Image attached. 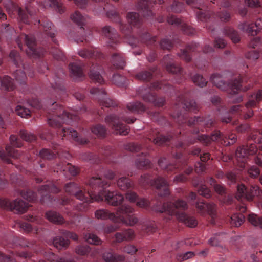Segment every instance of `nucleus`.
Segmentation results:
<instances>
[{"instance_id":"nucleus-8","label":"nucleus","mask_w":262,"mask_h":262,"mask_svg":"<svg viewBox=\"0 0 262 262\" xmlns=\"http://www.w3.org/2000/svg\"><path fill=\"white\" fill-rule=\"evenodd\" d=\"M87 184V190L79 186L75 182H70L64 186L65 191L70 195H74L77 199L83 201L76 207V209L79 211H84L86 210L88 203L92 202L94 199V190L90 187L89 183Z\"/></svg>"},{"instance_id":"nucleus-54","label":"nucleus","mask_w":262,"mask_h":262,"mask_svg":"<svg viewBox=\"0 0 262 262\" xmlns=\"http://www.w3.org/2000/svg\"><path fill=\"white\" fill-rule=\"evenodd\" d=\"M71 19L78 26L82 28L84 26L85 23V18L79 12L75 11L71 15Z\"/></svg>"},{"instance_id":"nucleus-17","label":"nucleus","mask_w":262,"mask_h":262,"mask_svg":"<svg viewBox=\"0 0 262 262\" xmlns=\"http://www.w3.org/2000/svg\"><path fill=\"white\" fill-rule=\"evenodd\" d=\"M16 43L21 50H23V44L27 47V54L30 57H40L43 55L44 50L36 47V41L34 36L21 34L16 39Z\"/></svg>"},{"instance_id":"nucleus-5","label":"nucleus","mask_w":262,"mask_h":262,"mask_svg":"<svg viewBox=\"0 0 262 262\" xmlns=\"http://www.w3.org/2000/svg\"><path fill=\"white\" fill-rule=\"evenodd\" d=\"M134 212V209L132 207L124 204L117 208L116 214L110 213L106 209H101L95 212V216L97 219H110L115 223L133 226L138 222V219L133 214Z\"/></svg>"},{"instance_id":"nucleus-10","label":"nucleus","mask_w":262,"mask_h":262,"mask_svg":"<svg viewBox=\"0 0 262 262\" xmlns=\"http://www.w3.org/2000/svg\"><path fill=\"white\" fill-rule=\"evenodd\" d=\"M78 55L82 58L91 60L90 61V71L89 75L90 78L94 82H97L100 84L104 83V80L101 72L102 71L101 67L98 64L97 62L95 63L93 61L99 59L102 56V54L97 50L83 49L78 52Z\"/></svg>"},{"instance_id":"nucleus-37","label":"nucleus","mask_w":262,"mask_h":262,"mask_svg":"<svg viewBox=\"0 0 262 262\" xmlns=\"http://www.w3.org/2000/svg\"><path fill=\"white\" fill-rule=\"evenodd\" d=\"M71 76L75 80H81L84 77L81 63H71L69 64Z\"/></svg>"},{"instance_id":"nucleus-7","label":"nucleus","mask_w":262,"mask_h":262,"mask_svg":"<svg viewBox=\"0 0 262 262\" xmlns=\"http://www.w3.org/2000/svg\"><path fill=\"white\" fill-rule=\"evenodd\" d=\"M210 81L217 88L222 91H227L229 94V97L233 98L232 100L233 103H239L243 101V96H238L234 98L235 95L239 91H247L250 88L249 84L248 86L243 88L242 83L244 81V79L238 76L237 78L231 80L229 82H225L222 79L221 76L219 74H213L210 77Z\"/></svg>"},{"instance_id":"nucleus-49","label":"nucleus","mask_w":262,"mask_h":262,"mask_svg":"<svg viewBox=\"0 0 262 262\" xmlns=\"http://www.w3.org/2000/svg\"><path fill=\"white\" fill-rule=\"evenodd\" d=\"M128 23L136 27H139L141 24L142 19L138 13L134 12H129L127 15Z\"/></svg>"},{"instance_id":"nucleus-22","label":"nucleus","mask_w":262,"mask_h":262,"mask_svg":"<svg viewBox=\"0 0 262 262\" xmlns=\"http://www.w3.org/2000/svg\"><path fill=\"white\" fill-rule=\"evenodd\" d=\"M258 147L254 144L243 145L238 147L235 152L237 160L244 163L249 155H253L257 152Z\"/></svg>"},{"instance_id":"nucleus-41","label":"nucleus","mask_w":262,"mask_h":262,"mask_svg":"<svg viewBox=\"0 0 262 262\" xmlns=\"http://www.w3.org/2000/svg\"><path fill=\"white\" fill-rule=\"evenodd\" d=\"M46 218L51 222L56 224H62L64 223V219L59 213L55 211H48L46 213Z\"/></svg>"},{"instance_id":"nucleus-46","label":"nucleus","mask_w":262,"mask_h":262,"mask_svg":"<svg viewBox=\"0 0 262 262\" xmlns=\"http://www.w3.org/2000/svg\"><path fill=\"white\" fill-rule=\"evenodd\" d=\"M24 101L25 100L23 99H22L21 101H18V103H19V104L16 106L15 108V112L18 115L21 116V117L28 118V117L30 116L31 111L29 108H26L25 106L23 105Z\"/></svg>"},{"instance_id":"nucleus-28","label":"nucleus","mask_w":262,"mask_h":262,"mask_svg":"<svg viewBox=\"0 0 262 262\" xmlns=\"http://www.w3.org/2000/svg\"><path fill=\"white\" fill-rule=\"evenodd\" d=\"M167 21L169 24L173 25L180 29L185 34L193 35L195 33L194 28L184 23L182 20L173 15H169L167 17Z\"/></svg>"},{"instance_id":"nucleus-27","label":"nucleus","mask_w":262,"mask_h":262,"mask_svg":"<svg viewBox=\"0 0 262 262\" xmlns=\"http://www.w3.org/2000/svg\"><path fill=\"white\" fill-rule=\"evenodd\" d=\"M156 2L161 4L163 0H138L137 7L144 17H151L153 15L151 8Z\"/></svg>"},{"instance_id":"nucleus-19","label":"nucleus","mask_w":262,"mask_h":262,"mask_svg":"<svg viewBox=\"0 0 262 262\" xmlns=\"http://www.w3.org/2000/svg\"><path fill=\"white\" fill-rule=\"evenodd\" d=\"M0 207L15 213H23L27 210L29 206L27 203L21 200L17 199L11 202L7 199H1Z\"/></svg>"},{"instance_id":"nucleus-42","label":"nucleus","mask_w":262,"mask_h":262,"mask_svg":"<svg viewBox=\"0 0 262 262\" xmlns=\"http://www.w3.org/2000/svg\"><path fill=\"white\" fill-rule=\"evenodd\" d=\"M158 164L160 167L164 169L168 173L171 172L176 173L179 169V166L175 164H167V160L165 158H160L158 160Z\"/></svg>"},{"instance_id":"nucleus-9","label":"nucleus","mask_w":262,"mask_h":262,"mask_svg":"<svg viewBox=\"0 0 262 262\" xmlns=\"http://www.w3.org/2000/svg\"><path fill=\"white\" fill-rule=\"evenodd\" d=\"M173 138V135H168L165 136L160 134L159 131L154 130L151 131L148 135V137L143 140L142 145L135 143H129L125 145V148L127 150L135 152H137L144 148L149 150L152 142L156 145H161L166 144Z\"/></svg>"},{"instance_id":"nucleus-39","label":"nucleus","mask_w":262,"mask_h":262,"mask_svg":"<svg viewBox=\"0 0 262 262\" xmlns=\"http://www.w3.org/2000/svg\"><path fill=\"white\" fill-rule=\"evenodd\" d=\"M35 10H31L30 5H27L24 10L19 8L18 10V14L19 20L25 24H29V17H32L35 13Z\"/></svg>"},{"instance_id":"nucleus-52","label":"nucleus","mask_w":262,"mask_h":262,"mask_svg":"<svg viewBox=\"0 0 262 262\" xmlns=\"http://www.w3.org/2000/svg\"><path fill=\"white\" fill-rule=\"evenodd\" d=\"M141 154L142 155V157L139 158L136 160V165L139 169L146 168L149 166L150 163V161L145 158L147 155V152H142Z\"/></svg>"},{"instance_id":"nucleus-31","label":"nucleus","mask_w":262,"mask_h":262,"mask_svg":"<svg viewBox=\"0 0 262 262\" xmlns=\"http://www.w3.org/2000/svg\"><path fill=\"white\" fill-rule=\"evenodd\" d=\"M38 191L41 195V202L42 203H45V200H52L50 193H58L59 191V189L55 184L49 183L40 187Z\"/></svg>"},{"instance_id":"nucleus-43","label":"nucleus","mask_w":262,"mask_h":262,"mask_svg":"<svg viewBox=\"0 0 262 262\" xmlns=\"http://www.w3.org/2000/svg\"><path fill=\"white\" fill-rule=\"evenodd\" d=\"M157 70L156 67L150 69L149 71L143 70L136 74V79L143 81H148L152 78V74Z\"/></svg>"},{"instance_id":"nucleus-55","label":"nucleus","mask_w":262,"mask_h":262,"mask_svg":"<svg viewBox=\"0 0 262 262\" xmlns=\"http://www.w3.org/2000/svg\"><path fill=\"white\" fill-rule=\"evenodd\" d=\"M92 132L98 137L103 138L106 133V128L102 125L97 124L91 127Z\"/></svg>"},{"instance_id":"nucleus-4","label":"nucleus","mask_w":262,"mask_h":262,"mask_svg":"<svg viewBox=\"0 0 262 262\" xmlns=\"http://www.w3.org/2000/svg\"><path fill=\"white\" fill-rule=\"evenodd\" d=\"M89 184L92 189L94 190V199L92 200V202L104 200L113 206L120 205L119 206L120 207L124 204L128 205L125 203L122 204L124 201V197L122 194H119L117 192L106 190V188L110 186V183L107 181L102 180L99 176L92 177L90 179ZM129 206L131 207L130 205Z\"/></svg>"},{"instance_id":"nucleus-24","label":"nucleus","mask_w":262,"mask_h":262,"mask_svg":"<svg viewBox=\"0 0 262 262\" xmlns=\"http://www.w3.org/2000/svg\"><path fill=\"white\" fill-rule=\"evenodd\" d=\"M102 35L107 40L108 46L114 48L120 43V37L117 31L110 26H106L102 29Z\"/></svg>"},{"instance_id":"nucleus-44","label":"nucleus","mask_w":262,"mask_h":262,"mask_svg":"<svg viewBox=\"0 0 262 262\" xmlns=\"http://www.w3.org/2000/svg\"><path fill=\"white\" fill-rule=\"evenodd\" d=\"M105 262H121L125 260L122 255H119L112 252H105L103 256Z\"/></svg>"},{"instance_id":"nucleus-60","label":"nucleus","mask_w":262,"mask_h":262,"mask_svg":"<svg viewBox=\"0 0 262 262\" xmlns=\"http://www.w3.org/2000/svg\"><path fill=\"white\" fill-rule=\"evenodd\" d=\"M84 238L88 243L91 244L99 245L101 243V241L98 237L92 233H86L84 235Z\"/></svg>"},{"instance_id":"nucleus-64","label":"nucleus","mask_w":262,"mask_h":262,"mask_svg":"<svg viewBox=\"0 0 262 262\" xmlns=\"http://www.w3.org/2000/svg\"><path fill=\"white\" fill-rule=\"evenodd\" d=\"M192 80L196 85L201 88L206 86L207 83L202 75L198 74L193 76Z\"/></svg>"},{"instance_id":"nucleus-35","label":"nucleus","mask_w":262,"mask_h":262,"mask_svg":"<svg viewBox=\"0 0 262 262\" xmlns=\"http://www.w3.org/2000/svg\"><path fill=\"white\" fill-rule=\"evenodd\" d=\"M111 62L113 69H123L126 64L124 55L119 52L113 53L111 56Z\"/></svg>"},{"instance_id":"nucleus-48","label":"nucleus","mask_w":262,"mask_h":262,"mask_svg":"<svg viewBox=\"0 0 262 262\" xmlns=\"http://www.w3.org/2000/svg\"><path fill=\"white\" fill-rule=\"evenodd\" d=\"M228 220L232 226L238 227L244 223L245 216L242 213H235L229 217Z\"/></svg>"},{"instance_id":"nucleus-14","label":"nucleus","mask_w":262,"mask_h":262,"mask_svg":"<svg viewBox=\"0 0 262 262\" xmlns=\"http://www.w3.org/2000/svg\"><path fill=\"white\" fill-rule=\"evenodd\" d=\"M262 100V89L259 90L256 93L251 95V98L246 103L245 106L236 105L232 106L230 112L232 114L239 113L245 119H248L253 115V109L257 107Z\"/></svg>"},{"instance_id":"nucleus-57","label":"nucleus","mask_w":262,"mask_h":262,"mask_svg":"<svg viewBox=\"0 0 262 262\" xmlns=\"http://www.w3.org/2000/svg\"><path fill=\"white\" fill-rule=\"evenodd\" d=\"M20 195L24 199L29 202H34L37 199L36 194L30 189L21 190Z\"/></svg>"},{"instance_id":"nucleus-63","label":"nucleus","mask_w":262,"mask_h":262,"mask_svg":"<svg viewBox=\"0 0 262 262\" xmlns=\"http://www.w3.org/2000/svg\"><path fill=\"white\" fill-rule=\"evenodd\" d=\"M20 227L25 231L28 232H33L37 234H39L40 229L36 227H33L30 224L26 222H23L20 224Z\"/></svg>"},{"instance_id":"nucleus-26","label":"nucleus","mask_w":262,"mask_h":262,"mask_svg":"<svg viewBox=\"0 0 262 262\" xmlns=\"http://www.w3.org/2000/svg\"><path fill=\"white\" fill-rule=\"evenodd\" d=\"M238 29L246 32L249 35L255 36L262 30V18L257 19L255 24H250L246 21L238 25Z\"/></svg>"},{"instance_id":"nucleus-21","label":"nucleus","mask_w":262,"mask_h":262,"mask_svg":"<svg viewBox=\"0 0 262 262\" xmlns=\"http://www.w3.org/2000/svg\"><path fill=\"white\" fill-rule=\"evenodd\" d=\"M90 92L92 94L95 95L96 98L98 99L100 105L106 107H114L117 106L115 101L107 97L105 91L102 89L93 88L91 89Z\"/></svg>"},{"instance_id":"nucleus-62","label":"nucleus","mask_w":262,"mask_h":262,"mask_svg":"<svg viewBox=\"0 0 262 262\" xmlns=\"http://www.w3.org/2000/svg\"><path fill=\"white\" fill-rule=\"evenodd\" d=\"M13 76L15 80L20 84H25L27 77L25 73L21 70H17L14 72Z\"/></svg>"},{"instance_id":"nucleus-23","label":"nucleus","mask_w":262,"mask_h":262,"mask_svg":"<svg viewBox=\"0 0 262 262\" xmlns=\"http://www.w3.org/2000/svg\"><path fill=\"white\" fill-rule=\"evenodd\" d=\"M188 5H195V12L198 19L202 21H207L210 18L211 12L203 9L204 4H202V0H185Z\"/></svg>"},{"instance_id":"nucleus-18","label":"nucleus","mask_w":262,"mask_h":262,"mask_svg":"<svg viewBox=\"0 0 262 262\" xmlns=\"http://www.w3.org/2000/svg\"><path fill=\"white\" fill-rule=\"evenodd\" d=\"M259 181L262 185V175L260 177ZM262 190L255 185H251L249 188H246L243 184L238 185L237 192L235 197L238 200L245 199L248 201H252L255 196L260 195Z\"/></svg>"},{"instance_id":"nucleus-50","label":"nucleus","mask_w":262,"mask_h":262,"mask_svg":"<svg viewBox=\"0 0 262 262\" xmlns=\"http://www.w3.org/2000/svg\"><path fill=\"white\" fill-rule=\"evenodd\" d=\"M224 33L235 43L238 42L240 40V37L238 32L231 27H225L224 28Z\"/></svg>"},{"instance_id":"nucleus-61","label":"nucleus","mask_w":262,"mask_h":262,"mask_svg":"<svg viewBox=\"0 0 262 262\" xmlns=\"http://www.w3.org/2000/svg\"><path fill=\"white\" fill-rule=\"evenodd\" d=\"M9 58L16 67H19L21 64V57L17 51H11L9 54Z\"/></svg>"},{"instance_id":"nucleus-45","label":"nucleus","mask_w":262,"mask_h":262,"mask_svg":"<svg viewBox=\"0 0 262 262\" xmlns=\"http://www.w3.org/2000/svg\"><path fill=\"white\" fill-rule=\"evenodd\" d=\"M0 81L3 89L6 91H12L15 89L12 79L9 76L6 75L3 78L0 77Z\"/></svg>"},{"instance_id":"nucleus-20","label":"nucleus","mask_w":262,"mask_h":262,"mask_svg":"<svg viewBox=\"0 0 262 262\" xmlns=\"http://www.w3.org/2000/svg\"><path fill=\"white\" fill-rule=\"evenodd\" d=\"M117 184L120 190L126 191L125 195L127 200L130 202H134L136 200L137 194L131 190L133 188V185L128 178L126 177L120 178L117 181Z\"/></svg>"},{"instance_id":"nucleus-51","label":"nucleus","mask_w":262,"mask_h":262,"mask_svg":"<svg viewBox=\"0 0 262 262\" xmlns=\"http://www.w3.org/2000/svg\"><path fill=\"white\" fill-rule=\"evenodd\" d=\"M53 244L54 247L59 250L67 248L69 245V241L66 239L61 236H57L53 241Z\"/></svg>"},{"instance_id":"nucleus-12","label":"nucleus","mask_w":262,"mask_h":262,"mask_svg":"<svg viewBox=\"0 0 262 262\" xmlns=\"http://www.w3.org/2000/svg\"><path fill=\"white\" fill-rule=\"evenodd\" d=\"M196 140L205 146H208L212 142L218 140H220L224 145L229 146L233 145L236 142L237 136L235 134L231 133L227 135L222 134L220 131L216 130L212 134L211 137L205 134L199 135L196 139H190L189 141V144L195 143Z\"/></svg>"},{"instance_id":"nucleus-56","label":"nucleus","mask_w":262,"mask_h":262,"mask_svg":"<svg viewBox=\"0 0 262 262\" xmlns=\"http://www.w3.org/2000/svg\"><path fill=\"white\" fill-rule=\"evenodd\" d=\"M193 171V168L191 167H189L185 170V174H181L176 176L173 182L174 183L184 182L187 181L188 178L187 176L190 175Z\"/></svg>"},{"instance_id":"nucleus-58","label":"nucleus","mask_w":262,"mask_h":262,"mask_svg":"<svg viewBox=\"0 0 262 262\" xmlns=\"http://www.w3.org/2000/svg\"><path fill=\"white\" fill-rule=\"evenodd\" d=\"M184 4L183 3L174 0L172 5L167 8V11L174 13H180L184 9Z\"/></svg>"},{"instance_id":"nucleus-25","label":"nucleus","mask_w":262,"mask_h":262,"mask_svg":"<svg viewBox=\"0 0 262 262\" xmlns=\"http://www.w3.org/2000/svg\"><path fill=\"white\" fill-rule=\"evenodd\" d=\"M195 206L202 215L208 214L211 217V223L215 224L216 216V205L213 203H205L204 202L197 201Z\"/></svg>"},{"instance_id":"nucleus-38","label":"nucleus","mask_w":262,"mask_h":262,"mask_svg":"<svg viewBox=\"0 0 262 262\" xmlns=\"http://www.w3.org/2000/svg\"><path fill=\"white\" fill-rule=\"evenodd\" d=\"M136 201L137 206L139 207L147 208L149 206H156L157 207V208L156 209L157 211H159L161 213H165V212L160 211V210L161 209L162 206L165 204H167V202L163 203L162 201H160L156 203L154 201L152 202H149L148 200L145 199H139L138 195L136 200L134 202H135Z\"/></svg>"},{"instance_id":"nucleus-36","label":"nucleus","mask_w":262,"mask_h":262,"mask_svg":"<svg viewBox=\"0 0 262 262\" xmlns=\"http://www.w3.org/2000/svg\"><path fill=\"white\" fill-rule=\"evenodd\" d=\"M55 77L54 78V82L51 83L52 88L56 91H64V87L62 85V78L64 73L62 69H60L57 72H55Z\"/></svg>"},{"instance_id":"nucleus-47","label":"nucleus","mask_w":262,"mask_h":262,"mask_svg":"<svg viewBox=\"0 0 262 262\" xmlns=\"http://www.w3.org/2000/svg\"><path fill=\"white\" fill-rule=\"evenodd\" d=\"M58 169L63 171H69L72 176H75L79 173V169L69 163H62L58 165Z\"/></svg>"},{"instance_id":"nucleus-16","label":"nucleus","mask_w":262,"mask_h":262,"mask_svg":"<svg viewBox=\"0 0 262 262\" xmlns=\"http://www.w3.org/2000/svg\"><path fill=\"white\" fill-rule=\"evenodd\" d=\"M38 23L43 27L46 34L51 38L52 41L55 44L53 49L50 51L53 57L56 60L64 61L66 57L63 53L57 48V40L55 38L57 31L53 28L54 25L53 24L47 19H44L42 20H39Z\"/></svg>"},{"instance_id":"nucleus-2","label":"nucleus","mask_w":262,"mask_h":262,"mask_svg":"<svg viewBox=\"0 0 262 262\" xmlns=\"http://www.w3.org/2000/svg\"><path fill=\"white\" fill-rule=\"evenodd\" d=\"M107 16L113 22L118 24L121 32L124 35V37L128 43L132 47H136L140 42L150 47V51L147 55V59L150 62H154L157 58V55L156 49L158 48L156 43V37L151 35L145 30H142L139 34V38L135 37L132 33L130 27L122 23L119 14L116 8H113L106 12Z\"/></svg>"},{"instance_id":"nucleus-34","label":"nucleus","mask_w":262,"mask_h":262,"mask_svg":"<svg viewBox=\"0 0 262 262\" xmlns=\"http://www.w3.org/2000/svg\"><path fill=\"white\" fill-rule=\"evenodd\" d=\"M199 47V45L194 42L188 44L186 47V49L181 50L178 55L182 59L185 60L186 62H189L191 59L190 53L198 51Z\"/></svg>"},{"instance_id":"nucleus-53","label":"nucleus","mask_w":262,"mask_h":262,"mask_svg":"<svg viewBox=\"0 0 262 262\" xmlns=\"http://www.w3.org/2000/svg\"><path fill=\"white\" fill-rule=\"evenodd\" d=\"M179 41L178 38H173L172 41L168 39L164 38L161 40L160 46L162 49L169 50L172 48L174 44L179 43Z\"/></svg>"},{"instance_id":"nucleus-59","label":"nucleus","mask_w":262,"mask_h":262,"mask_svg":"<svg viewBox=\"0 0 262 262\" xmlns=\"http://www.w3.org/2000/svg\"><path fill=\"white\" fill-rule=\"evenodd\" d=\"M248 219L249 222L253 226L262 228V217L251 213L249 215Z\"/></svg>"},{"instance_id":"nucleus-1","label":"nucleus","mask_w":262,"mask_h":262,"mask_svg":"<svg viewBox=\"0 0 262 262\" xmlns=\"http://www.w3.org/2000/svg\"><path fill=\"white\" fill-rule=\"evenodd\" d=\"M86 111V107L83 106L80 110H76L75 113H70L55 102L47 111L48 122L51 126L57 129V134L61 135L62 139L63 137H67L68 139H73L79 144L84 145L88 143V140L79 137L76 130L71 127L67 128L64 125H73L79 120V115Z\"/></svg>"},{"instance_id":"nucleus-6","label":"nucleus","mask_w":262,"mask_h":262,"mask_svg":"<svg viewBox=\"0 0 262 262\" xmlns=\"http://www.w3.org/2000/svg\"><path fill=\"white\" fill-rule=\"evenodd\" d=\"M187 208L188 205L185 201L178 199L174 203L167 202V204L162 206L160 211L165 212V213L168 215V220H171L172 216L174 215L180 222L183 223L186 226L194 228L198 225V221L196 219L194 216L179 211V210H185Z\"/></svg>"},{"instance_id":"nucleus-30","label":"nucleus","mask_w":262,"mask_h":262,"mask_svg":"<svg viewBox=\"0 0 262 262\" xmlns=\"http://www.w3.org/2000/svg\"><path fill=\"white\" fill-rule=\"evenodd\" d=\"M23 156L19 150L15 149L10 145H7L5 150L0 151L1 159L7 163H12L11 158L18 159L21 158Z\"/></svg>"},{"instance_id":"nucleus-40","label":"nucleus","mask_w":262,"mask_h":262,"mask_svg":"<svg viewBox=\"0 0 262 262\" xmlns=\"http://www.w3.org/2000/svg\"><path fill=\"white\" fill-rule=\"evenodd\" d=\"M135 237L134 231L131 229H127L121 232H117L115 234L116 241L121 243L124 241H130Z\"/></svg>"},{"instance_id":"nucleus-11","label":"nucleus","mask_w":262,"mask_h":262,"mask_svg":"<svg viewBox=\"0 0 262 262\" xmlns=\"http://www.w3.org/2000/svg\"><path fill=\"white\" fill-rule=\"evenodd\" d=\"M165 86H167L168 89L171 87L170 85L164 84L161 82L156 81L151 83L149 87L144 86L139 88L138 90V94L145 102L152 103L156 106H162L165 102L164 98H157L154 91L159 89L165 90Z\"/></svg>"},{"instance_id":"nucleus-13","label":"nucleus","mask_w":262,"mask_h":262,"mask_svg":"<svg viewBox=\"0 0 262 262\" xmlns=\"http://www.w3.org/2000/svg\"><path fill=\"white\" fill-rule=\"evenodd\" d=\"M177 119L180 125L187 123L190 127L193 126L194 128L192 132L194 134H198L202 128H210L215 124V121L210 116L205 118L194 117L188 119L187 116L183 115L181 112L177 113Z\"/></svg>"},{"instance_id":"nucleus-33","label":"nucleus","mask_w":262,"mask_h":262,"mask_svg":"<svg viewBox=\"0 0 262 262\" xmlns=\"http://www.w3.org/2000/svg\"><path fill=\"white\" fill-rule=\"evenodd\" d=\"M162 63L168 72L184 76L183 70L174 63L173 58L171 55L165 56L163 58Z\"/></svg>"},{"instance_id":"nucleus-15","label":"nucleus","mask_w":262,"mask_h":262,"mask_svg":"<svg viewBox=\"0 0 262 262\" xmlns=\"http://www.w3.org/2000/svg\"><path fill=\"white\" fill-rule=\"evenodd\" d=\"M139 184L144 187L148 186L154 187L158 191V194L161 196H166L170 193L167 181L161 176H158L152 179L149 174H144L141 176Z\"/></svg>"},{"instance_id":"nucleus-29","label":"nucleus","mask_w":262,"mask_h":262,"mask_svg":"<svg viewBox=\"0 0 262 262\" xmlns=\"http://www.w3.org/2000/svg\"><path fill=\"white\" fill-rule=\"evenodd\" d=\"M236 130L238 133H243L251 131L248 136V140H253L255 143L258 142L262 144V130H251L250 127L248 124H241L236 127Z\"/></svg>"},{"instance_id":"nucleus-3","label":"nucleus","mask_w":262,"mask_h":262,"mask_svg":"<svg viewBox=\"0 0 262 262\" xmlns=\"http://www.w3.org/2000/svg\"><path fill=\"white\" fill-rule=\"evenodd\" d=\"M146 106L140 101H135L128 103L126 105V109L124 112L117 116L114 114L107 115L105 118V122L114 129L116 134L121 135H127L129 130V126L122 123L124 121L128 124L134 123L136 119L130 117L127 114L129 113L134 114H140L146 111Z\"/></svg>"},{"instance_id":"nucleus-32","label":"nucleus","mask_w":262,"mask_h":262,"mask_svg":"<svg viewBox=\"0 0 262 262\" xmlns=\"http://www.w3.org/2000/svg\"><path fill=\"white\" fill-rule=\"evenodd\" d=\"M176 105L178 107H182L184 111L187 110L195 113L199 111L195 102L188 99L185 95H182L178 98Z\"/></svg>"}]
</instances>
